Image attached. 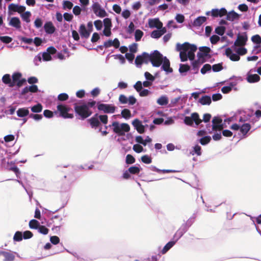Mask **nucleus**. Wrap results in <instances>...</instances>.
I'll return each mask as SVG.
<instances>
[{
	"mask_svg": "<svg viewBox=\"0 0 261 261\" xmlns=\"http://www.w3.org/2000/svg\"><path fill=\"white\" fill-rule=\"evenodd\" d=\"M96 104V101L92 100L88 103L81 104H74V109L76 114L80 116L81 119L83 120L88 117L92 114V112L89 110L90 108L93 107Z\"/></svg>",
	"mask_w": 261,
	"mask_h": 261,
	"instance_id": "f257e3e1",
	"label": "nucleus"
},
{
	"mask_svg": "<svg viewBox=\"0 0 261 261\" xmlns=\"http://www.w3.org/2000/svg\"><path fill=\"white\" fill-rule=\"evenodd\" d=\"M141 56L143 58L144 63H145L150 62L152 65L156 67H159L161 65L160 59L162 57V54L157 50H154L151 54L144 52Z\"/></svg>",
	"mask_w": 261,
	"mask_h": 261,
	"instance_id": "f03ea898",
	"label": "nucleus"
},
{
	"mask_svg": "<svg viewBox=\"0 0 261 261\" xmlns=\"http://www.w3.org/2000/svg\"><path fill=\"white\" fill-rule=\"evenodd\" d=\"M111 126L113 127V132L118 136L124 135L125 133L128 132L130 130V126L127 123H122L120 124L118 121H114L111 125H105V127L107 129Z\"/></svg>",
	"mask_w": 261,
	"mask_h": 261,
	"instance_id": "7ed1b4c3",
	"label": "nucleus"
},
{
	"mask_svg": "<svg viewBox=\"0 0 261 261\" xmlns=\"http://www.w3.org/2000/svg\"><path fill=\"white\" fill-rule=\"evenodd\" d=\"M57 111L60 113V116L65 118H72L73 115L68 113L70 109L67 106L62 103H59L57 107Z\"/></svg>",
	"mask_w": 261,
	"mask_h": 261,
	"instance_id": "20e7f679",
	"label": "nucleus"
},
{
	"mask_svg": "<svg viewBox=\"0 0 261 261\" xmlns=\"http://www.w3.org/2000/svg\"><path fill=\"white\" fill-rule=\"evenodd\" d=\"M92 9L94 13L100 18H103L108 16V13L105 10L101 8L100 4L97 2L94 3L92 6Z\"/></svg>",
	"mask_w": 261,
	"mask_h": 261,
	"instance_id": "39448f33",
	"label": "nucleus"
},
{
	"mask_svg": "<svg viewBox=\"0 0 261 261\" xmlns=\"http://www.w3.org/2000/svg\"><path fill=\"white\" fill-rule=\"evenodd\" d=\"M197 49V47L196 45L190 44V45L186 46V47H185L183 51H185L186 54L189 57V60L191 61H193L195 60V53Z\"/></svg>",
	"mask_w": 261,
	"mask_h": 261,
	"instance_id": "423d86ee",
	"label": "nucleus"
},
{
	"mask_svg": "<svg viewBox=\"0 0 261 261\" xmlns=\"http://www.w3.org/2000/svg\"><path fill=\"white\" fill-rule=\"evenodd\" d=\"M116 107L111 104L99 103L97 106V109L105 113H114L116 110Z\"/></svg>",
	"mask_w": 261,
	"mask_h": 261,
	"instance_id": "0eeeda50",
	"label": "nucleus"
},
{
	"mask_svg": "<svg viewBox=\"0 0 261 261\" xmlns=\"http://www.w3.org/2000/svg\"><path fill=\"white\" fill-rule=\"evenodd\" d=\"M26 8L24 6L19 5L13 3L10 4L8 6V13L9 15H12L13 12H17L18 13L24 12Z\"/></svg>",
	"mask_w": 261,
	"mask_h": 261,
	"instance_id": "6e6552de",
	"label": "nucleus"
},
{
	"mask_svg": "<svg viewBox=\"0 0 261 261\" xmlns=\"http://www.w3.org/2000/svg\"><path fill=\"white\" fill-rule=\"evenodd\" d=\"M160 62L161 64H162L161 69L165 71L167 73L172 72L173 70L170 66V61L166 57H164L162 55V57L160 59Z\"/></svg>",
	"mask_w": 261,
	"mask_h": 261,
	"instance_id": "1a4fd4ad",
	"label": "nucleus"
},
{
	"mask_svg": "<svg viewBox=\"0 0 261 261\" xmlns=\"http://www.w3.org/2000/svg\"><path fill=\"white\" fill-rule=\"evenodd\" d=\"M57 51L56 49L53 46L48 47L46 50L41 55L42 59L44 61H48L51 60V55L54 54Z\"/></svg>",
	"mask_w": 261,
	"mask_h": 261,
	"instance_id": "9d476101",
	"label": "nucleus"
},
{
	"mask_svg": "<svg viewBox=\"0 0 261 261\" xmlns=\"http://www.w3.org/2000/svg\"><path fill=\"white\" fill-rule=\"evenodd\" d=\"M225 55L232 61H238L240 59L238 53H234L230 47L225 49Z\"/></svg>",
	"mask_w": 261,
	"mask_h": 261,
	"instance_id": "9b49d317",
	"label": "nucleus"
},
{
	"mask_svg": "<svg viewBox=\"0 0 261 261\" xmlns=\"http://www.w3.org/2000/svg\"><path fill=\"white\" fill-rule=\"evenodd\" d=\"M223 129L222 119L219 117H214L212 120L213 130H220Z\"/></svg>",
	"mask_w": 261,
	"mask_h": 261,
	"instance_id": "f8f14e48",
	"label": "nucleus"
},
{
	"mask_svg": "<svg viewBox=\"0 0 261 261\" xmlns=\"http://www.w3.org/2000/svg\"><path fill=\"white\" fill-rule=\"evenodd\" d=\"M132 125L139 134H142L145 133L143 124L139 119H135L132 122Z\"/></svg>",
	"mask_w": 261,
	"mask_h": 261,
	"instance_id": "ddd939ff",
	"label": "nucleus"
},
{
	"mask_svg": "<svg viewBox=\"0 0 261 261\" xmlns=\"http://www.w3.org/2000/svg\"><path fill=\"white\" fill-rule=\"evenodd\" d=\"M105 48H109L114 46L115 48H118L120 46V42L118 38H115L113 40L109 39L104 42Z\"/></svg>",
	"mask_w": 261,
	"mask_h": 261,
	"instance_id": "4468645a",
	"label": "nucleus"
},
{
	"mask_svg": "<svg viewBox=\"0 0 261 261\" xmlns=\"http://www.w3.org/2000/svg\"><path fill=\"white\" fill-rule=\"evenodd\" d=\"M9 26L13 27L16 29H20L21 28V22L19 18L17 17H11L8 23Z\"/></svg>",
	"mask_w": 261,
	"mask_h": 261,
	"instance_id": "2eb2a0df",
	"label": "nucleus"
},
{
	"mask_svg": "<svg viewBox=\"0 0 261 261\" xmlns=\"http://www.w3.org/2000/svg\"><path fill=\"white\" fill-rule=\"evenodd\" d=\"M148 25L150 28H157L159 29V27L163 26V23L160 20L159 18L153 19H149Z\"/></svg>",
	"mask_w": 261,
	"mask_h": 261,
	"instance_id": "dca6fc26",
	"label": "nucleus"
},
{
	"mask_svg": "<svg viewBox=\"0 0 261 261\" xmlns=\"http://www.w3.org/2000/svg\"><path fill=\"white\" fill-rule=\"evenodd\" d=\"M227 11L225 8H222L220 9H213L211 11V15L213 17H222L224 15L226 14Z\"/></svg>",
	"mask_w": 261,
	"mask_h": 261,
	"instance_id": "f3484780",
	"label": "nucleus"
},
{
	"mask_svg": "<svg viewBox=\"0 0 261 261\" xmlns=\"http://www.w3.org/2000/svg\"><path fill=\"white\" fill-rule=\"evenodd\" d=\"M248 38L246 33H244L242 35H239L237 39L236 40L234 44L237 45H244L246 44Z\"/></svg>",
	"mask_w": 261,
	"mask_h": 261,
	"instance_id": "a211bd4d",
	"label": "nucleus"
},
{
	"mask_svg": "<svg viewBox=\"0 0 261 261\" xmlns=\"http://www.w3.org/2000/svg\"><path fill=\"white\" fill-rule=\"evenodd\" d=\"M44 29L45 32L48 34L54 33L56 31V28L54 25L53 22L50 21H47L44 25Z\"/></svg>",
	"mask_w": 261,
	"mask_h": 261,
	"instance_id": "6ab92c4d",
	"label": "nucleus"
},
{
	"mask_svg": "<svg viewBox=\"0 0 261 261\" xmlns=\"http://www.w3.org/2000/svg\"><path fill=\"white\" fill-rule=\"evenodd\" d=\"M2 81L3 83L8 85L10 87H13L15 86V83L12 82V77L9 74H4L2 77Z\"/></svg>",
	"mask_w": 261,
	"mask_h": 261,
	"instance_id": "aec40b11",
	"label": "nucleus"
},
{
	"mask_svg": "<svg viewBox=\"0 0 261 261\" xmlns=\"http://www.w3.org/2000/svg\"><path fill=\"white\" fill-rule=\"evenodd\" d=\"M88 120L92 128H96L100 125V122L98 119L97 114H95Z\"/></svg>",
	"mask_w": 261,
	"mask_h": 261,
	"instance_id": "412c9836",
	"label": "nucleus"
},
{
	"mask_svg": "<svg viewBox=\"0 0 261 261\" xmlns=\"http://www.w3.org/2000/svg\"><path fill=\"white\" fill-rule=\"evenodd\" d=\"M22 77V74L19 72H15L12 75V82H14L15 86L16 85L18 87H21V83H19V80Z\"/></svg>",
	"mask_w": 261,
	"mask_h": 261,
	"instance_id": "4be33fe9",
	"label": "nucleus"
},
{
	"mask_svg": "<svg viewBox=\"0 0 261 261\" xmlns=\"http://www.w3.org/2000/svg\"><path fill=\"white\" fill-rule=\"evenodd\" d=\"M260 76L257 74H251L250 72L248 73L247 81L249 83H254L258 82L260 80Z\"/></svg>",
	"mask_w": 261,
	"mask_h": 261,
	"instance_id": "5701e85b",
	"label": "nucleus"
},
{
	"mask_svg": "<svg viewBox=\"0 0 261 261\" xmlns=\"http://www.w3.org/2000/svg\"><path fill=\"white\" fill-rule=\"evenodd\" d=\"M79 32L82 37L88 38L90 35V33L88 31L85 24H81L79 28Z\"/></svg>",
	"mask_w": 261,
	"mask_h": 261,
	"instance_id": "b1692460",
	"label": "nucleus"
},
{
	"mask_svg": "<svg viewBox=\"0 0 261 261\" xmlns=\"http://www.w3.org/2000/svg\"><path fill=\"white\" fill-rule=\"evenodd\" d=\"M17 115L19 117L23 118L30 115V112L28 108H19L16 112Z\"/></svg>",
	"mask_w": 261,
	"mask_h": 261,
	"instance_id": "393cba45",
	"label": "nucleus"
},
{
	"mask_svg": "<svg viewBox=\"0 0 261 261\" xmlns=\"http://www.w3.org/2000/svg\"><path fill=\"white\" fill-rule=\"evenodd\" d=\"M251 129V125L249 123H244L241 126L240 125V130L242 134L243 137L245 138L247 133Z\"/></svg>",
	"mask_w": 261,
	"mask_h": 261,
	"instance_id": "a878e982",
	"label": "nucleus"
},
{
	"mask_svg": "<svg viewBox=\"0 0 261 261\" xmlns=\"http://www.w3.org/2000/svg\"><path fill=\"white\" fill-rule=\"evenodd\" d=\"M0 255L5 257L4 261H13L15 258V256L10 252L0 251Z\"/></svg>",
	"mask_w": 261,
	"mask_h": 261,
	"instance_id": "bb28decb",
	"label": "nucleus"
},
{
	"mask_svg": "<svg viewBox=\"0 0 261 261\" xmlns=\"http://www.w3.org/2000/svg\"><path fill=\"white\" fill-rule=\"evenodd\" d=\"M226 14V19L229 21H232L234 20L238 19L240 17V15L233 10H232Z\"/></svg>",
	"mask_w": 261,
	"mask_h": 261,
	"instance_id": "cd10ccee",
	"label": "nucleus"
},
{
	"mask_svg": "<svg viewBox=\"0 0 261 261\" xmlns=\"http://www.w3.org/2000/svg\"><path fill=\"white\" fill-rule=\"evenodd\" d=\"M198 101L202 105H210L211 103L212 99L210 96L205 95L199 98Z\"/></svg>",
	"mask_w": 261,
	"mask_h": 261,
	"instance_id": "c85d7f7f",
	"label": "nucleus"
},
{
	"mask_svg": "<svg viewBox=\"0 0 261 261\" xmlns=\"http://www.w3.org/2000/svg\"><path fill=\"white\" fill-rule=\"evenodd\" d=\"M205 61H200L198 60H194L193 61H191L192 69L195 71V73H198L199 67Z\"/></svg>",
	"mask_w": 261,
	"mask_h": 261,
	"instance_id": "c756f323",
	"label": "nucleus"
},
{
	"mask_svg": "<svg viewBox=\"0 0 261 261\" xmlns=\"http://www.w3.org/2000/svg\"><path fill=\"white\" fill-rule=\"evenodd\" d=\"M206 20V17L205 16H198L193 22V25L194 27H199Z\"/></svg>",
	"mask_w": 261,
	"mask_h": 261,
	"instance_id": "7c9ffc66",
	"label": "nucleus"
},
{
	"mask_svg": "<svg viewBox=\"0 0 261 261\" xmlns=\"http://www.w3.org/2000/svg\"><path fill=\"white\" fill-rule=\"evenodd\" d=\"M176 241H171L168 242L164 247L162 250V254H165L169 250H170L175 244Z\"/></svg>",
	"mask_w": 261,
	"mask_h": 261,
	"instance_id": "2f4dec72",
	"label": "nucleus"
},
{
	"mask_svg": "<svg viewBox=\"0 0 261 261\" xmlns=\"http://www.w3.org/2000/svg\"><path fill=\"white\" fill-rule=\"evenodd\" d=\"M168 98L166 95H162L159 97L156 102L160 106H165L168 103Z\"/></svg>",
	"mask_w": 261,
	"mask_h": 261,
	"instance_id": "473e14b6",
	"label": "nucleus"
},
{
	"mask_svg": "<svg viewBox=\"0 0 261 261\" xmlns=\"http://www.w3.org/2000/svg\"><path fill=\"white\" fill-rule=\"evenodd\" d=\"M31 110L33 113H38L42 111L43 107L41 103H37L31 108Z\"/></svg>",
	"mask_w": 261,
	"mask_h": 261,
	"instance_id": "72a5a7b5",
	"label": "nucleus"
},
{
	"mask_svg": "<svg viewBox=\"0 0 261 261\" xmlns=\"http://www.w3.org/2000/svg\"><path fill=\"white\" fill-rule=\"evenodd\" d=\"M192 119V121L195 123L196 125H199L201 123L202 120L199 118V115L197 113L194 112L191 114L190 117Z\"/></svg>",
	"mask_w": 261,
	"mask_h": 261,
	"instance_id": "f704fd0d",
	"label": "nucleus"
},
{
	"mask_svg": "<svg viewBox=\"0 0 261 261\" xmlns=\"http://www.w3.org/2000/svg\"><path fill=\"white\" fill-rule=\"evenodd\" d=\"M40 225V223L36 219H32L29 222V227L31 229H37Z\"/></svg>",
	"mask_w": 261,
	"mask_h": 261,
	"instance_id": "c9c22d12",
	"label": "nucleus"
},
{
	"mask_svg": "<svg viewBox=\"0 0 261 261\" xmlns=\"http://www.w3.org/2000/svg\"><path fill=\"white\" fill-rule=\"evenodd\" d=\"M190 68H191L190 66L188 64H180L179 65V72L181 74H182L184 73H186L188 71L190 70Z\"/></svg>",
	"mask_w": 261,
	"mask_h": 261,
	"instance_id": "e433bc0d",
	"label": "nucleus"
},
{
	"mask_svg": "<svg viewBox=\"0 0 261 261\" xmlns=\"http://www.w3.org/2000/svg\"><path fill=\"white\" fill-rule=\"evenodd\" d=\"M211 136H205L201 138L199 142L202 145H206L211 141Z\"/></svg>",
	"mask_w": 261,
	"mask_h": 261,
	"instance_id": "4c0bfd02",
	"label": "nucleus"
},
{
	"mask_svg": "<svg viewBox=\"0 0 261 261\" xmlns=\"http://www.w3.org/2000/svg\"><path fill=\"white\" fill-rule=\"evenodd\" d=\"M121 115L125 119H128L131 117V112L129 109H124L122 110Z\"/></svg>",
	"mask_w": 261,
	"mask_h": 261,
	"instance_id": "58836bf2",
	"label": "nucleus"
},
{
	"mask_svg": "<svg viewBox=\"0 0 261 261\" xmlns=\"http://www.w3.org/2000/svg\"><path fill=\"white\" fill-rule=\"evenodd\" d=\"M199 50L202 52V53L206 56V57H210L209 54L211 49L209 47L207 46H201L199 48Z\"/></svg>",
	"mask_w": 261,
	"mask_h": 261,
	"instance_id": "ea45409f",
	"label": "nucleus"
},
{
	"mask_svg": "<svg viewBox=\"0 0 261 261\" xmlns=\"http://www.w3.org/2000/svg\"><path fill=\"white\" fill-rule=\"evenodd\" d=\"M21 17L26 22L28 23L30 22V17L31 16V13L30 11H25L23 13L21 14Z\"/></svg>",
	"mask_w": 261,
	"mask_h": 261,
	"instance_id": "a19ab883",
	"label": "nucleus"
},
{
	"mask_svg": "<svg viewBox=\"0 0 261 261\" xmlns=\"http://www.w3.org/2000/svg\"><path fill=\"white\" fill-rule=\"evenodd\" d=\"M226 28L224 26H218L216 28L215 32L220 36H222L225 33Z\"/></svg>",
	"mask_w": 261,
	"mask_h": 261,
	"instance_id": "79ce46f5",
	"label": "nucleus"
},
{
	"mask_svg": "<svg viewBox=\"0 0 261 261\" xmlns=\"http://www.w3.org/2000/svg\"><path fill=\"white\" fill-rule=\"evenodd\" d=\"M143 34L144 33L141 30L139 29L136 30L135 32V39L136 41H139L143 36Z\"/></svg>",
	"mask_w": 261,
	"mask_h": 261,
	"instance_id": "37998d69",
	"label": "nucleus"
},
{
	"mask_svg": "<svg viewBox=\"0 0 261 261\" xmlns=\"http://www.w3.org/2000/svg\"><path fill=\"white\" fill-rule=\"evenodd\" d=\"M193 150L190 152L191 154H192L193 155L195 154H197L198 156H199L201 154V147L198 145H196L195 146L193 147Z\"/></svg>",
	"mask_w": 261,
	"mask_h": 261,
	"instance_id": "c03bdc74",
	"label": "nucleus"
},
{
	"mask_svg": "<svg viewBox=\"0 0 261 261\" xmlns=\"http://www.w3.org/2000/svg\"><path fill=\"white\" fill-rule=\"evenodd\" d=\"M104 29H111L112 27L111 19L109 18H106L103 20Z\"/></svg>",
	"mask_w": 261,
	"mask_h": 261,
	"instance_id": "a18cd8bd",
	"label": "nucleus"
},
{
	"mask_svg": "<svg viewBox=\"0 0 261 261\" xmlns=\"http://www.w3.org/2000/svg\"><path fill=\"white\" fill-rule=\"evenodd\" d=\"M144 76L145 77L146 81H148L151 83H153V81L155 80V76H153V75H152L149 72H145L144 73Z\"/></svg>",
	"mask_w": 261,
	"mask_h": 261,
	"instance_id": "49530a36",
	"label": "nucleus"
},
{
	"mask_svg": "<svg viewBox=\"0 0 261 261\" xmlns=\"http://www.w3.org/2000/svg\"><path fill=\"white\" fill-rule=\"evenodd\" d=\"M23 239L22 233L21 231H17L14 234L13 240L14 241L19 242Z\"/></svg>",
	"mask_w": 261,
	"mask_h": 261,
	"instance_id": "de8ad7c7",
	"label": "nucleus"
},
{
	"mask_svg": "<svg viewBox=\"0 0 261 261\" xmlns=\"http://www.w3.org/2000/svg\"><path fill=\"white\" fill-rule=\"evenodd\" d=\"M211 65L209 64H204L200 70V72L202 74H205L207 72L211 71L212 69Z\"/></svg>",
	"mask_w": 261,
	"mask_h": 261,
	"instance_id": "09e8293b",
	"label": "nucleus"
},
{
	"mask_svg": "<svg viewBox=\"0 0 261 261\" xmlns=\"http://www.w3.org/2000/svg\"><path fill=\"white\" fill-rule=\"evenodd\" d=\"M211 67L214 72H219L223 69L222 63L214 64Z\"/></svg>",
	"mask_w": 261,
	"mask_h": 261,
	"instance_id": "8fccbe9b",
	"label": "nucleus"
},
{
	"mask_svg": "<svg viewBox=\"0 0 261 261\" xmlns=\"http://www.w3.org/2000/svg\"><path fill=\"white\" fill-rule=\"evenodd\" d=\"M38 232L43 234H47L48 233L49 229L44 225H40L37 229Z\"/></svg>",
	"mask_w": 261,
	"mask_h": 261,
	"instance_id": "3c124183",
	"label": "nucleus"
},
{
	"mask_svg": "<svg viewBox=\"0 0 261 261\" xmlns=\"http://www.w3.org/2000/svg\"><path fill=\"white\" fill-rule=\"evenodd\" d=\"M144 63L143 58L141 55H138L135 59V64L137 67H140Z\"/></svg>",
	"mask_w": 261,
	"mask_h": 261,
	"instance_id": "603ef678",
	"label": "nucleus"
},
{
	"mask_svg": "<svg viewBox=\"0 0 261 261\" xmlns=\"http://www.w3.org/2000/svg\"><path fill=\"white\" fill-rule=\"evenodd\" d=\"M141 168L139 167L134 166L128 168V171L131 174H137L140 171Z\"/></svg>",
	"mask_w": 261,
	"mask_h": 261,
	"instance_id": "864d4df0",
	"label": "nucleus"
},
{
	"mask_svg": "<svg viewBox=\"0 0 261 261\" xmlns=\"http://www.w3.org/2000/svg\"><path fill=\"white\" fill-rule=\"evenodd\" d=\"M73 4L69 1H64L63 2V8L64 9H71L73 7Z\"/></svg>",
	"mask_w": 261,
	"mask_h": 261,
	"instance_id": "5fc2aeb1",
	"label": "nucleus"
},
{
	"mask_svg": "<svg viewBox=\"0 0 261 261\" xmlns=\"http://www.w3.org/2000/svg\"><path fill=\"white\" fill-rule=\"evenodd\" d=\"M188 45H190V43L188 42H185L184 43L181 44L179 43H177L176 44V49L178 51H181L183 50L185 47H186V46Z\"/></svg>",
	"mask_w": 261,
	"mask_h": 261,
	"instance_id": "6e6d98bb",
	"label": "nucleus"
},
{
	"mask_svg": "<svg viewBox=\"0 0 261 261\" xmlns=\"http://www.w3.org/2000/svg\"><path fill=\"white\" fill-rule=\"evenodd\" d=\"M179 57L181 62H186L189 59V57L186 54L185 51H181L179 53Z\"/></svg>",
	"mask_w": 261,
	"mask_h": 261,
	"instance_id": "4d7b16f0",
	"label": "nucleus"
},
{
	"mask_svg": "<svg viewBox=\"0 0 261 261\" xmlns=\"http://www.w3.org/2000/svg\"><path fill=\"white\" fill-rule=\"evenodd\" d=\"M94 24L97 31L101 30L103 27L102 22L101 20L98 19L94 21Z\"/></svg>",
	"mask_w": 261,
	"mask_h": 261,
	"instance_id": "13d9d810",
	"label": "nucleus"
},
{
	"mask_svg": "<svg viewBox=\"0 0 261 261\" xmlns=\"http://www.w3.org/2000/svg\"><path fill=\"white\" fill-rule=\"evenodd\" d=\"M98 118L100 122H101L104 124H106L108 123V117L107 115H98Z\"/></svg>",
	"mask_w": 261,
	"mask_h": 261,
	"instance_id": "bf43d9fd",
	"label": "nucleus"
},
{
	"mask_svg": "<svg viewBox=\"0 0 261 261\" xmlns=\"http://www.w3.org/2000/svg\"><path fill=\"white\" fill-rule=\"evenodd\" d=\"M251 41L255 44H261V37L259 35H255L251 37Z\"/></svg>",
	"mask_w": 261,
	"mask_h": 261,
	"instance_id": "052dcab7",
	"label": "nucleus"
},
{
	"mask_svg": "<svg viewBox=\"0 0 261 261\" xmlns=\"http://www.w3.org/2000/svg\"><path fill=\"white\" fill-rule=\"evenodd\" d=\"M41 54L39 53L34 58V63L36 66H38L42 60Z\"/></svg>",
	"mask_w": 261,
	"mask_h": 261,
	"instance_id": "680f3d73",
	"label": "nucleus"
},
{
	"mask_svg": "<svg viewBox=\"0 0 261 261\" xmlns=\"http://www.w3.org/2000/svg\"><path fill=\"white\" fill-rule=\"evenodd\" d=\"M135 162V159L131 154H127L126 156L125 162L127 164H133Z\"/></svg>",
	"mask_w": 261,
	"mask_h": 261,
	"instance_id": "e2e57ef3",
	"label": "nucleus"
},
{
	"mask_svg": "<svg viewBox=\"0 0 261 261\" xmlns=\"http://www.w3.org/2000/svg\"><path fill=\"white\" fill-rule=\"evenodd\" d=\"M119 101L121 104H126L128 103V97L123 94H121L119 97Z\"/></svg>",
	"mask_w": 261,
	"mask_h": 261,
	"instance_id": "0e129e2a",
	"label": "nucleus"
},
{
	"mask_svg": "<svg viewBox=\"0 0 261 261\" xmlns=\"http://www.w3.org/2000/svg\"><path fill=\"white\" fill-rule=\"evenodd\" d=\"M175 19L178 23H182L185 20V16L183 14H177Z\"/></svg>",
	"mask_w": 261,
	"mask_h": 261,
	"instance_id": "69168bd1",
	"label": "nucleus"
},
{
	"mask_svg": "<svg viewBox=\"0 0 261 261\" xmlns=\"http://www.w3.org/2000/svg\"><path fill=\"white\" fill-rule=\"evenodd\" d=\"M134 88L138 92H140V91L143 89L142 82L139 81L137 82L134 85Z\"/></svg>",
	"mask_w": 261,
	"mask_h": 261,
	"instance_id": "338daca9",
	"label": "nucleus"
},
{
	"mask_svg": "<svg viewBox=\"0 0 261 261\" xmlns=\"http://www.w3.org/2000/svg\"><path fill=\"white\" fill-rule=\"evenodd\" d=\"M220 39V38L216 35H213L210 37V41L212 44H216Z\"/></svg>",
	"mask_w": 261,
	"mask_h": 261,
	"instance_id": "774afa93",
	"label": "nucleus"
}]
</instances>
